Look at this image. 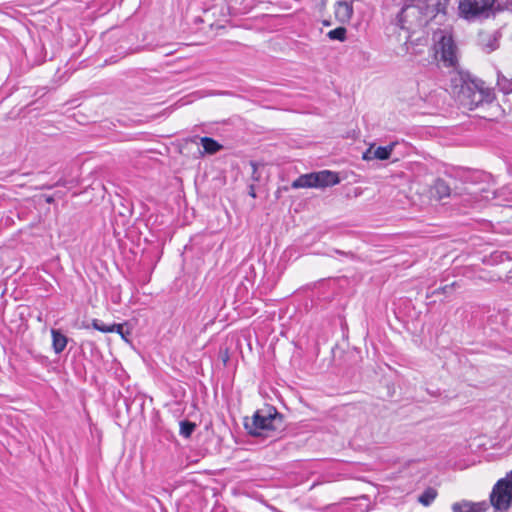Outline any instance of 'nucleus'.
Wrapping results in <instances>:
<instances>
[{
    "instance_id": "f257e3e1",
    "label": "nucleus",
    "mask_w": 512,
    "mask_h": 512,
    "mask_svg": "<svg viewBox=\"0 0 512 512\" xmlns=\"http://www.w3.org/2000/svg\"><path fill=\"white\" fill-rule=\"evenodd\" d=\"M244 427L251 436L274 441L284 430L283 416L273 407L257 410L250 419H245Z\"/></svg>"
},
{
    "instance_id": "f03ea898",
    "label": "nucleus",
    "mask_w": 512,
    "mask_h": 512,
    "mask_svg": "<svg viewBox=\"0 0 512 512\" xmlns=\"http://www.w3.org/2000/svg\"><path fill=\"white\" fill-rule=\"evenodd\" d=\"M449 0H411L399 14V21L404 23L409 18L415 17L418 26H425L437 16L446 15Z\"/></svg>"
},
{
    "instance_id": "7ed1b4c3",
    "label": "nucleus",
    "mask_w": 512,
    "mask_h": 512,
    "mask_svg": "<svg viewBox=\"0 0 512 512\" xmlns=\"http://www.w3.org/2000/svg\"><path fill=\"white\" fill-rule=\"evenodd\" d=\"M340 182L337 173L330 170H322L319 172L307 173L295 179L291 187L299 188H325L338 184Z\"/></svg>"
},
{
    "instance_id": "20e7f679",
    "label": "nucleus",
    "mask_w": 512,
    "mask_h": 512,
    "mask_svg": "<svg viewBox=\"0 0 512 512\" xmlns=\"http://www.w3.org/2000/svg\"><path fill=\"white\" fill-rule=\"evenodd\" d=\"M496 0H459V15L468 21L489 18L494 11Z\"/></svg>"
},
{
    "instance_id": "39448f33",
    "label": "nucleus",
    "mask_w": 512,
    "mask_h": 512,
    "mask_svg": "<svg viewBox=\"0 0 512 512\" xmlns=\"http://www.w3.org/2000/svg\"><path fill=\"white\" fill-rule=\"evenodd\" d=\"M433 39L435 42V53L440 56V60L443 65L445 67L455 68L458 62L457 47L451 34L446 31L439 30L434 33Z\"/></svg>"
},
{
    "instance_id": "423d86ee",
    "label": "nucleus",
    "mask_w": 512,
    "mask_h": 512,
    "mask_svg": "<svg viewBox=\"0 0 512 512\" xmlns=\"http://www.w3.org/2000/svg\"><path fill=\"white\" fill-rule=\"evenodd\" d=\"M490 503L500 511H507L512 504V485L497 481L490 493Z\"/></svg>"
},
{
    "instance_id": "0eeeda50",
    "label": "nucleus",
    "mask_w": 512,
    "mask_h": 512,
    "mask_svg": "<svg viewBox=\"0 0 512 512\" xmlns=\"http://www.w3.org/2000/svg\"><path fill=\"white\" fill-rule=\"evenodd\" d=\"M480 95L476 92V89L471 85V78L468 77L467 80H464V84L461 87V97L463 105L467 106L470 110H474L480 104L484 103L483 101H478Z\"/></svg>"
},
{
    "instance_id": "6e6552de",
    "label": "nucleus",
    "mask_w": 512,
    "mask_h": 512,
    "mask_svg": "<svg viewBox=\"0 0 512 512\" xmlns=\"http://www.w3.org/2000/svg\"><path fill=\"white\" fill-rule=\"evenodd\" d=\"M395 147V143H391L387 146H378L369 147L364 153H363V159L364 160H373V159H379V160H387L391 156V153Z\"/></svg>"
},
{
    "instance_id": "1a4fd4ad",
    "label": "nucleus",
    "mask_w": 512,
    "mask_h": 512,
    "mask_svg": "<svg viewBox=\"0 0 512 512\" xmlns=\"http://www.w3.org/2000/svg\"><path fill=\"white\" fill-rule=\"evenodd\" d=\"M353 15V2L352 0H339L335 4V17L344 24L351 20Z\"/></svg>"
},
{
    "instance_id": "9d476101",
    "label": "nucleus",
    "mask_w": 512,
    "mask_h": 512,
    "mask_svg": "<svg viewBox=\"0 0 512 512\" xmlns=\"http://www.w3.org/2000/svg\"><path fill=\"white\" fill-rule=\"evenodd\" d=\"M488 509V504L483 502H470V501H460L456 502L452 505L453 512H484Z\"/></svg>"
},
{
    "instance_id": "9b49d317",
    "label": "nucleus",
    "mask_w": 512,
    "mask_h": 512,
    "mask_svg": "<svg viewBox=\"0 0 512 512\" xmlns=\"http://www.w3.org/2000/svg\"><path fill=\"white\" fill-rule=\"evenodd\" d=\"M471 85L476 89L479 100L484 103H491L495 99V94L492 88L486 87L485 82L478 78H471Z\"/></svg>"
},
{
    "instance_id": "f8f14e48",
    "label": "nucleus",
    "mask_w": 512,
    "mask_h": 512,
    "mask_svg": "<svg viewBox=\"0 0 512 512\" xmlns=\"http://www.w3.org/2000/svg\"><path fill=\"white\" fill-rule=\"evenodd\" d=\"M499 38L500 34L497 31L493 33H480L479 35L480 44L487 53H491L498 49Z\"/></svg>"
},
{
    "instance_id": "ddd939ff",
    "label": "nucleus",
    "mask_w": 512,
    "mask_h": 512,
    "mask_svg": "<svg viewBox=\"0 0 512 512\" xmlns=\"http://www.w3.org/2000/svg\"><path fill=\"white\" fill-rule=\"evenodd\" d=\"M431 192L437 199L441 200L451 195V188L444 179L437 178L434 181Z\"/></svg>"
},
{
    "instance_id": "4468645a",
    "label": "nucleus",
    "mask_w": 512,
    "mask_h": 512,
    "mask_svg": "<svg viewBox=\"0 0 512 512\" xmlns=\"http://www.w3.org/2000/svg\"><path fill=\"white\" fill-rule=\"evenodd\" d=\"M52 347L56 354H60L67 346L68 338L59 330L51 329Z\"/></svg>"
},
{
    "instance_id": "2eb2a0df",
    "label": "nucleus",
    "mask_w": 512,
    "mask_h": 512,
    "mask_svg": "<svg viewBox=\"0 0 512 512\" xmlns=\"http://www.w3.org/2000/svg\"><path fill=\"white\" fill-rule=\"evenodd\" d=\"M200 143L204 148V151L208 154H215L220 151L223 146L211 137H202Z\"/></svg>"
},
{
    "instance_id": "dca6fc26",
    "label": "nucleus",
    "mask_w": 512,
    "mask_h": 512,
    "mask_svg": "<svg viewBox=\"0 0 512 512\" xmlns=\"http://www.w3.org/2000/svg\"><path fill=\"white\" fill-rule=\"evenodd\" d=\"M497 87L504 94L512 93V79L497 71Z\"/></svg>"
},
{
    "instance_id": "f3484780",
    "label": "nucleus",
    "mask_w": 512,
    "mask_h": 512,
    "mask_svg": "<svg viewBox=\"0 0 512 512\" xmlns=\"http://www.w3.org/2000/svg\"><path fill=\"white\" fill-rule=\"evenodd\" d=\"M437 497V491L434 488H427L420 496L419 502L423 506H429Z\"/></svg>"
},
{
    "instance_id": "a211bd4d",
    "label": "nucleus",
    "mask_w": 512,
    "mask_h": 512,
    "mask_svg": "<svg viewBox=\"0 0 512 512\" xmlns=\"http://www.w3.org/2000/svg\"><path fill=\"white\" fill-rule=\"evenodd\" d=\"M196 429V424L189 420H182L180 422V435L184 438H189Z\"/></svg>"
},
{
    "instance_id": "6ab92c4d",
    "label": "nucleus",
    "mask_w": 512,
    "mask_h": 512,
    "mask_svg": "<svg viewBox=\"0 0 512 512\" xmlns=\"http://www.w3.org/2000/svg\"><path fill=\"white\" fill-rule=\"evenodd\" d=\"M112 332H116L121 336L122 339H124L126 342H129V336L131 335V331L126 323L112 324Z\"/></svg>"
},
{
    "instance_id": "aec40b11",
    "label": "nucleus",
    "mask_w": 512,
    "mask_h": 512,
    "mask_svg": "<svg viewBox=\"0 0 512 512\" xmlns=\"http://www.w3.org/2000/svg\"><path fill=\"white\" fill-rule=\"evenodd\" d=\"M346 33H347V30L345 27H337L333 30H330L327 33V36L331 40H338V41L343 42L346 40Z\"/></svg>"
},
{
    "instance_id": "412c9836",
    "label": "nucleus",
    "mask_w": 512,
    "mask_h": 512,
    "mask_svg": "<svg viewBox=\"0 0 512 512\" xmlns=\"http://www.w3.org/2000/svg\"><path fill=\"white\" fill-rule=\"evenodd\" d=\"M456 284H457L456 282H453L449 285L439 287V288L433 290L430 294H427V298L436 296L439 294H449L453 290V288L456 286Z\"/></svg>"
},
{
    "instance_id": "4be33fe9",
    "label": "nucleus",
    "mask_w": 512,
    "mask_h": 512,
    "mask_svg": "<svg viewBox=\"0 0 512 512\" xmlns=\"http://www.w3.org/2000/svg\"><path fill=\"white\" fill-rule=\"evenodd\" d=\"M92 327L103 333H112V325H106L98 319L92 320Z\"/></svg>"
},
{
    "instance_id": "5701e85b",
    "label": "nucleus",
    "mask_w": 512,
    "mask_h": 512,
    "mask_svg": "<svg viewBox=\"0 0 512 512\" xmlns=\"http://www.w3.org/2000/svg\"><path fill=\"white\" fill-rule=\"evenodd\" d=\"M499 481H503L509 485H512V469L506 474L504 478L499 479Z\"/></svg>"
},
{
    "instance_id": "b1692460",
    "label": "nucleus",
    "mask_w": 512,
    "mask_h": 512,
    "mask_svg": "<svg viewBox=\"0 0 512 512\" xmlns=\"http://www.w3.org/2000/svg\"><path fill=\"white\" fill-rule=\"evenodd\" d=\"M499 258H500V261L510 260L511 259V257H510L508 252H501Z\"/></svg>"
},
{
    "instance_id": "393cba45",
    "label": "nucleus",
    "mask_w": 512,
    "mask_h": 512,
    "mask_svg": "<svg viewBox=\"0 0 512 512\" xmlns=\"http://www.w3.org/2000/svg\"><path fill=\"white\" fill-rule=\"evenodd\" d=\"M335 253L340 254V255L350 256V257L354 256V254L352 252H344V251H340L337 249L335 250Z\"/></svg>"
},
{
    "instance_id": "a878e982",
    "label": "nucleus",
    "mask_w": 512,
    "mask_h": 512,
    "mask_svg": "<svg viewBox=\"0 0 512 512\" xmlns=\"http://www.w3.org/2000/svg\"><path fill=\"white\" fill-rule=\"evenodd\" d=\"M249 195L253 198H256V193L253 185L249 187Z\"/></svg>"
}]
</instances>
